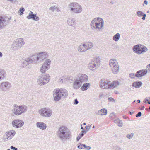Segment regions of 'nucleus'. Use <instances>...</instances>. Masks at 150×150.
I'll use <instances>...</instances> for the list:
<instances>
[{
    "label": "nucleus",
    "instance_id": "5",
    "mask_svg": "<svg viewBox=\"0 0 150 150\" xmlns=\"http://www.w3.org/2000/svg\"><path fill=\"white\" fill-rule=\"evenodd\" d=\"M50 79V76L49 74H41L39 76L38 79V84L40 86L45 85L48 83Z\"/></svg>",
    "mask_w": 150,
    "mask_h": 150
},
{
    "label": "nucleus",
    "instance_id": "22",
    "mask_svg": "<svg viewBox=\"0 0 150 150\" xmlns=\"http://www.w3.org/2000/svg\"><path fill=\"white\" fill-rule=\"evenodd\" d=\"M76 7L74 9V11L73 12V13L78 14L81 13L82 11V6L78 3H77Z\"/></svg>",
    "mask_w": 150,
    "mask_h": 150
},
{
    "label": "nucleus",
    "instance_id": "55",
    "mask_svg": "<svg viewBox=\"0 0 150 150\" xmlns=\"http://www.w3.org/2000/svg\"><path fill=\"white\" fill-rule=\"evenodd\" d=\"M26 59H25L23 62V64L25 65H28V64L27 62H26Z\"/></svg>",
    "mask_w": 150,
    "mask_h": 150
},
{
    "label": "nucleus",
    "instance_id": "25",
    "mask_svg": "<svg viewBox=\"0 0 150 150\" xmlns=\"http://www.w3.org/2000/svg\"><path fill=\"white\" fill-rule=\"evenodd\" d=\"M77 4V3L72 2L69 4L68 6V8L70 10L71 12L73 13L74 11V9L76 7V6Z\"/></svg>",
    "mask_w": 150,
    "mask_h": 150
},
{
    "label": "nucleus",
    "instance_id": "49",
    "mask_svg": "<svg viewBox=\"0 0 150 150\" xmlns=\"http://www.w3.org/2000/svg\"><path fill=\"white\" fill-rule=\"evenodd\" d=\"M87 132V130H85L84 129L83 130L81 131L82 133L81 134H83V136L84 135V134H86Z\"/></svg>",
    "mask_w": 150,
    "mask_h": 150
},
{
    "label": "nucleus",
    "instance_id": "28",
    "mask_svg": "<svg viewBox=\"0 0 150 150\" xmlns=\"http://www.w3.org/2000/svg\"><path fill=\"white\" fill-rule=\"evenodd\" d=\"M4 140L5 141H7L8 140L11 139L12 137L11 136V132L7 133L6 134L5 136Z\"/></svg>",
    "mask_w": 150,
    "mask_h": 150
},
{
    "label": "nucleus",
    "instance_id": "30",
    "mask_svg": "<svg viewBox=\"0 0 150 150\" xmlns=\"http://www.w3.org/2000/svg\"><path fill=\"white\" fill-rule=\"evenodd\" d=\"M142 85V83L141 82H135L133 83L132 86L136 88H139Z\"/></svg>",
    "mask_w": 150,
    "mask_h": 150
},
{
    "label": "nucleus",
    "instance_id": "59",
    "mask_svg": "<svg viewBox=\"0 0 150 150\" xmlns=\"http://www.w3.org/2000/svg\"><path fill=\"white\" fill-rule=\"evenodd\" d=\"M3 56L2 53L1 52H0V58L1 57Z\"/></svg>",
    "mask_w": 150,
    "mask_h": 150
},
{
    "label": "nucleus",
    "instance_id": "35",
    "mask_svg": "<svg viewBox=\"0 0 150 150\" xmlns=\"http://www.w3.org/2000/svg\"><path fill=\"white\" fill-rule=\"evenodd\" d=\"M25 11L24 8L23 7H21L18 11V13L20 15H21L23 13V12Z\"/></svg>",
    "mask_w": 150,
    "mask_h": 150
},
{
    "label": "nucleus",
    "instance_id": "48",
    "mask_svg": "<svg viewBox=\"0 0 150 150\" xmlns=\"http://www.w3.org/2000/svg\"><path fill=\"white\" fill-rule=\"evenodd\" d=\"M91 127V125L88 126H86L85 127V128H86V130L87 131L89 130Z\"/></svg>",
    "mask_w": 150,
    "mask_h": 150
},
{
    "label": "nucleus",
    "instance_id": "18",
    "mask_svg": "<svg viewBox=\"0 0 150 150\" xmlns=\"http://www.w3.org/2000/svg\"><path fill=\"white\" fill-rule=\"evenodd\" d=\"M147 72V69L142 70L138 71L136 73L135 76L137 77H140L145 75Z\"/></svg>",
    "mask_w": 150,
    "mask_h": 150
},
{
    "label": "nucleus",
    "instance_id": "63",
    "mask_svg": "<svg viewBox=\"0 0 150 150\" xmlns=\"http://www.w3.org/2000/svg\"><path fill=\"white\" fill-rule=\"evenodd\" d=\"M129 114L130 115H132V114H133V112H129Z\"/></svg>",
    "mask_w": 150,
    "mask_h": 150
},
{
    "label": "nucleus",
    "instance_id": "24",
    "mask_svg": "<svg viewBox=\"0 0 150 150\" xmlns=\"http://www.w3.org/2000/svg\"><path fill=\"white\" fill-rule=\"evenodd\" d=\"M67 23L70 26L74 27L76 25L75 21L74 19L72 18H68L67 20Z\"/></svg>",
    "mask_w": 150,
    "mask_h": 150
},
{
    "label": "nucleus",
    "instance_id": "54",
    "mask_svg": "<svg viewBox=\"0 0 150 150\" xmlns=\"http://www.w3.org/2000/svg\"><path fill=\"white\" fill-rule=\"evenodd\" d=\"M146 68L148 70H150V64L147 66Z\"/></svg>",
    "mask_w": 150,
    "mask_h": 150
},
{
    "label": "nucleus",
    "instance_id": "41",
    "mask_svg": "<svg viewBox=\"0 0 150 150\" xmlns=\"http://www.w3.org/2000/svg\"><path fill=\"white\" fill-rule=\"evenodd\" d=\"M83 146L84 147L85 149L86 150H90L91 148L90 146H87L85 144L83 145Z\"/></svg>",
    "mask_w": 150,
    "mask_h": 150
},
{
    "label": "nucleus",
    "instance_id": "58",
    "mask_svg": "<svg viewBox=\"0 0 150 150\" xmlns=\"http://www.w3.org/2000/svg\"><path fill=\"white\" fill-rule=\"evenodd\" d=\"M8 1H10L11 2H13V1H14V2H16V1L17 0H7Z\"/></svg>",
    "mask_w": 150,
    "mask_h": 150
},
{
    "label": "nucleus",
    "instance_id": "11",
    "mask_svg": "<svg viewBox=\"0 0 150 150\" xmlns=\"http://www.w3.org/2000/svg\"><path fill=\"white\" fill-rule=\"evenodd\" d=\"M51 62L50 60L49 59L45 61L40 69V71L42 73H45L50 69Z\"/></svg>",
    "mask_w": 150,
    "mask_h": 150
},
{
    "label": "nucleus",
    "instance_id": "17",
    "mask_svg": "<svg viewBox=\"0 0 150 150\" xmlns=\"http://www.w3.org/2000/svg\"><path fill=\"white\" fill-rule=\"evenodd\" d=\"M8 24V22H6L5 19L1 17L0 18V30L4 28Z\"/></svg>",
    "mask_w": 150,
    "mask_h": 150
},
{
    "label": "nucleus",
    "instance_id": "8",
    "mask_svg": "<svg viewBox=\"0 0 150 150\" xmlns=\"http://www.w3.org/2000/svg\"><path fill=\"white\" fill-rule=\"evenodd\" d=\"M109 63L112 72L114 74L118 73L119 71V66L117 60L114 59H111Z\"/></svg>",
    "mask_w": 150,
    "mask_h": 150
},
{
    "label": "nucleus",
    "instance_id": "20",
    "mask_svg": "<svg viewBox=\"0 0 150 150\" xmlns=\"http://www.w3.org/2000/svg\"><path fill=\"white\" fill-rule=\"evenodd\" d=\"M78 51L79 52H85L88 50L86 44H83L82 45H80L77 48Z\"/></svg>",
    "mask_w": 150,
    "mask_h": 150
},
{
    "label": "nucleus",
    "instance_id": "9",
    "mask_svg": "<svg viewBox=\"0 0 150 150\" xmlns=\"http://www.w3.org/2000/svg\"><path fill=\"white\" fill-rule=\"evenodd\" d=\"M38 112L42 116L44 117H50L52 114V110L46 108L40 109L38 111Z\"/></svg>",
    "mask_w": 150,
    "mask_h": 150
},
{
    "label": "nucleus",
    "instance_id": "56",
    "mask_svg": "<svg viewBox=\"0 0 150 150\" xmlns=\"http://www.w3.org/2000/svg\"><path fill=\"white\" fill-rule=\"evenodd\" d=\"M148 101H149L148 99L147 98H146L145 99V100L144 101V102L145 103H146V102H148Z\"/></svg>",
    "mask_w": 150,
    "mask_h": 150
},
{
    "label": "nucleus",
    "instance_id": "21",
    "mask_svg": "<svg viewBox=\"0 0 150 150\" xmlns=\"http://www.w3.org/2000/svg\"><path fill=\"white\" fill-rule=\"evenodd\" d=\"M36 125L38 127L42 130L45 129L47 127L46 124L41 122H37L36 123Z\"/></svg>",
    "mask_w": 150,
    "mask_h": 150
},
{
    "label": "nucleus",
    "instance_id": "33",
    "mask_svg": "<svg viewBox=\"0 0 150 150\" xmlns=\"http://www.w3.org/2000/svg\"><path fill=\"white\" fill-rule=\"evenodd\" d=\"M17 42H16V41L14 42L11 45V48L14 50L18 48V44H17Z\"/></svg>",
    "mask_w": 150,
    "mask_h": 150
},
{
    "label": "nucleus",
    "instance_id": "61",
    "mask_svg": "<svg viewBox=\"0 0 150 150\" xmlns=\"http://www.w3.org/2000/svg\"><path fill=\"white\" fill-rule=\"evenodd\" d=\"M144 106H142V108L141 109L142 110H144Z\"/></svg>",
    "mask_w": 150,
    "mask_h": 150
},
{
    "label": "nucleus",
    "instance_id": "44",
    "mask_svg": "<svg viewBox=\"0 0 150 150\" xmlns=\"http://www.w3.org/2000/svg\"><path fill=\"white\" fill-rule=\"evenodd\" d=\"M109 101L111 102H115V100L112 97H110L108 98Z\"/></svg>",
    "mask_w": 150,
    "mask_h": 150
},
{
    "label": "nucleus",
    "instance_id": "2",
    "mask_svg": "<svg viewBox=\"0 0 150 150\" xmlns=\"http://www.w3.org/2000/svg\"><path fill=\"white\" fill-rule=\"evenodd\" d=\"M110 81L107 79H103L99 82L100 87L103 89H113L117 87L119 85V82L118 81H115L110 84Z\"/></svg>",
    "mask_w": 150,
    "mask_h": 150
},
{
    "label": "nucleus",
    "instance_id": "47",
    "mask_svg": "<svg viewBox=\"0 0 150 150\" xmlns=\"http://www.w3.org/2000/svg\"><path fill=\"white\" fill-rule=\"evenodd\" d=\"M142 16H143V17H142V19L143 20H144L145 19V18H146V14H145L144 13V14H143V15H142Z\"/></svg>",
    "mask_w": 150,
    "mask_h": 150
},
{
    "label": "nucleus",
    "instance_id": "46",
    "mask_svg": "<svg viewBox=\"0 0 150 150\" xmlns=\"http://www.w3.org/2000/svg\"><path fill=\"white\" fill-rule=\"evenodd\" d=\"M79 103V102L78 101L77 99H76L74 100V104L75 105L78 104Z\"/></svg>",
    "mask_w": 150,
    "mask_h": 150
},
{
    "label": "nucleus",
    "instance_id": "36",
    "mask_svg": "<svg viewBox=\"0 0 150 150\" xmlns=\"http://www.w3.org/2000/svg\"><path fill=\"white\" fill-rule=\"evenodd\" d=\"M144 13L142 11H139L137 12V16L139 17H141L142 16Z\"/></svg>",
    "mask_w": 150,
    "mask_h": 150
},
{
    "label": "nucleus",
    "instance_id": "62",
    "mask_svg": "<svg viewBox=\"0 0 150 150\" xmlns=\"http://www.w3.org/2000/svg\"><path fill=\"white\" fill-rule=\"evenodd\" d=\"M81 129H82V130L84 129L83 128V127L82 126V125H81Z\"/></svg>",
    "mask_w": 150,
    "mask_h": 150
},
{
    "label": "nucleus",
    "instance_id": "15",
    "mask_svg": "<svg viewBox=\"0 0 150 150\" xmlns=\"http://www.w3.org/2000/svg\"><path fill=\"white\" fill-rule=\"evenodd\" d=\"M12 124L13 127L18 128L23 126L24 122L22 120H16L12 121Z\"/></svg>",
    "mask_w": 150,
    "mask_h": 150
},
{
    "label": "nucleus",
    "instance_id": "27",
    "mask_svg": "<svg viewBox=\"0 0 150 150\" xmlns=\"http://www.w3.org/2000/svg\"><path fill=\"white\" fill-rule=\"evenodd\" d=\"M90 86V83H84L81 87V89L83 91H85L88 89Z\"/></svg>",
    "mask_w": 150,
    "mask_h": 150
},
{
    "label": "nucleus",
    "instance_id": "51",
    "mask_svg": "<svg viewBox=\"0 0 150 150\" xmlns=\"http://www.w3.org/2000/svg\"><path fill=\"white\" fill-rule=\"evenodd\" d=\"M115 150H122V149L121 148L117 146L115 148Z\"/></svg>",
    "mask_w": 150,
    "mask_h": 150
},
{
    "label": "nucleus",
    "instance_id": "64",
    "mask_svg": "<svg viewBox=\"0 0 150 150\" xmlns=\"http://www.w3.org/2000/svg\"><path fill=\"white\" fill-rule=\"evenodd\" d=\"M137 101L138 102V103H140V100H137Z\"/></svg>",
    "mask_w": 150,
    "mask_h": 150
},
{
    "label": "nucleus",
    "instance_id": "1",
    "mask_svg": "<svg viewBox=\"0 0 150 150\" xmlns=\"http://www.w3.org/2000/svg\"><path fill=\"white\" fill-rule=\"evenodd\" d=\"M57 136L62 141L68 140L71 138V133L69 129L65 126H62L57 132Z\"/></svg>",
    "mask_w": 150,
    "mask_h": 150
},
{
    "label": "nucleus",
    "instance_id": "32",
    "mask_svg": "<svg viewBox=\"0 0 150 150\" xmlns=\"http://www.w3.org/2000/svg\"><path fill=\"white\" fill-rule=\"evenodd\" d=\"M86 45L88 50L92 48L94 46V44L91 42H88Z\"/></svg>",
    "mask_w": 150,
    "mask_h": 150
},
{
    "label": "nucleus",
    "instance_id": "39",
    "mask_svg": "<svg viewBox=\"0 0 150 150\" xmlns=\"http://www.w3.org/2000/svg\"><path fill=\"white\" fill-rule=\"evenodd\" d=\"M103 110H102V113L103 114V115H106L107 113V110L105 108L102 109Z\"/></svg>",
    "mask_w": 150,
    "mask_h": 150
},
{
    "label": "nucleus",
    "instance_id": "7",
    "mask_svg": "<svg viewBox=\"0 0 150 150\" xmlns=\"http://www.w3.org/2000/svg\"><path fill=\"white\" fill-rule=\"evenodd\" d=\"M100 59L99 57H96L94 58L88 64L89 69L92 70L97 69L100 65Z\"/></svg>",
    "mask_w": 150,
    "mask_h": 150
},
{
    "label": "nucleus",
    "instance_id": "19",
    "mask_svg": "<svg viewBox=\"0 0 150 150\" xmlns=\"http://www.w3.org/2000/svg\"><path fill=\"white\" fill-rule=\"evenodd\" d=\"M27 18L29 19H33L34 21H38L39 20V18L37 16L36 14H34L33 12L30 11L29 14L27 16Z\"/></svg>",
    "mask_w": 150,
    "mask_h": 150
},
{
    "label": "nucleus",
    "instance_id": "4",
    "mask_svg": "<svg viewBox=\"0 0 150 150\" xmlns=\"http://www.w3.org/2000/svg\"><path fill=\"white\" fill-rule=\"evenodd\" d=\"M104 21L100 18H94L91 22V26L92 29H100L103 26Z\"/></svg>",
    "mask_w": 150,
    "mask_h": 150
},
{
    "label": "nucleus",
    "instance_id": "53",
    "mask_svg": "<svg viewBox=\"0 0 150 150\" xmlns=\"http://www.w3.org/2000/svg\"><path fill=\"white\" fill-rule=\"evenodd\" d=\"M83 144H81L79 145L77 147L80 149H84V148H83L82 147V146H83Z\"/></svg>",
    "mask_w": 150,
    "mask_h": 150
},
{
    "label": "nucleus",
    "instance_id": "52",
    "mask_svg": "<svg viewBox=\"0 0 150 150\" xmlns=\"http://www.w3.org/2000/svg\"><path fill=\"white\" fill-rule=\"evenodd\" d=\"M10 148L13 150H18V149L17 148H16L13 146H11L10 147Z\"/></svg>",
    "mask_w": 150,
    "mask_h": 150
},
{
    "label": "nucleus",
    "instance_id": "29",
    "mask_svg": "<svg viewBox=\"0 0 150 150\" xmlns=\"http://www.w3.org/2000/svg\"><path fill=\"white\" fill-rule=\"evenodd\" d=\"M5 72L3 70L0 69V80L3 79L5 77Z\"/></svg>",
    "mask_w": 150,
    "mask_h": 150
},
{
    "label": "nucleus",
    "instance_id": "34",
    "mask_svg": "<svg viewBox=\"0 0 150 150\" xmlns=\"http://www.w3.org/2000/svg\"><path fill=\"white\" fill-rule=\"evenodd\" d=\"M25 59H26L27 61L26 62H27L28 64L29 65L31 64L33 62L32 59L31 58H26Z\"/></svg>",
    "mask_w": 150,
    "mask_h": 150
},
{
    "label": "nucleus",
    "instance_id": "6",
    "mask_svg": "<svg viewBox=\"0 0 150 150\" xmlns=\"http://www.w3.org/2000/svg\"><path fill=\"white\" fill-rule=\"evenodd\" d=\"M14 108L12 110L13 112L16 115H19L25 112L27 110V107L25 105L18 106L15 104L13 105Z\"/></svg>",
    "mask_w": 150,
    "mask_h": 150
},
{
    "label": "nucleus",
    "instance_id": "42",
    "mask_svg": "<svg viewBox=\"0 0 150 150\" xmlns=\"http://www.w3.org/2000/svg\"><path fill=\"white\" fill-rule=\"evenodd\" d=\"M129 77L131 79L134 78V77L135 76V75L134 73H131L129 74Z\"/></svg>",
    "mask_w": 150,
    "mask_h": 150
},
{
    "label": "nucleus",
    "instance_id": "43",
    "mask_svg": "<svg viewBox=\"0 0 150 150\" xmlns=\"http://www.w3.org/2000/svg\"><path fill=\"white\" fill-rule=\"evenodd\" d=\"M118 126L119 127H121L122 126V121L118 120Z\"/></svg>",
    "mask_w": 150,
    "mask_h": 150
},
{
    "label": "nucleus",
    "instance_id": "26",
    "mask_svg": "<svg viewBox=\"0 0 150 150\" xmlns=\"http://www.w3.org/2000/svg\"><path fill=\"white\" fill-rule=\"evenodd\" d=\"M49 10L52 12H54L55 10L57 12H59L60 11V10L59 8L57 6H54L50 7L49 8Z\"/></svg>",
    "mask_w": 150,
    "mask_h": 150
},
{
    "label": "nucleus",
    "instance_id": "16",
    "mask_svg": "<svg viewBox=\"0 0 150 150\" xmlns=\"http://www.w3.org/2000/svg\"><path fill=\"white\" fill-rule=\"evenodd\" d=\"M76 77L82 83L83 82H86L88 80V76L84 74H79Z\"/></svg>",
    "mask_w": 150,
    "mask_h": 150
},
{
    "label": "nucleus",
    "instance_id": "38",
    "mask_svg": "<svg viewBox=\"0 0 150 150\" xmlns=\"http://www.w3.org/2000/svg\"><path fill=\"white\" fill-rule=\"evenodd\" d=\"M134 134L133 133H131L130 134H127L126 135L127 137L129 139H131L134 136Z\"/></svg>",
    "mask_w": 150,
    "mask_h": 150
},
{
    "label": "nucleus",
    "instance_id": "57",
    "mask_svg": "<svg viewBox=\"0 0 150 150\" xmlns=\"http://www.w3.org/2000/svg\"><path fill=\"white\" fill-rule=\"evenodd\" d=\"M144 3L146 4V5H147V4H148V1L146 0H144Z\"/></svg>",
    "mask_w": 150,
    "mask_h": 150
},
{
    "label": "nucleus",
    "instance_id": "45",
    "mask_svg": "<svg viewBox=\"0 0 150 150\" xmlns=\"http://www.w3.org/2000/svg\"><path fill=\"white\" fill-rule=\"evenodd\" d=\"M142 115V113L141 112H139L136 115V117H140Z\"/></svg>",
    "mask_w": 150,
    "mask_h": 150
},
{
    "label": "nucleus",
    "instance_id": "3",
    "mask_svg": "<svg viewBox=\"0 0 150 150\" xmlns=\"http://www.w3.org/2000/svg\"><path fill=\"white\" fill-rule=\"evenodd\" d=\"M68 92L65 89H56L53 91V95L54 100L57 102L60 100L62 98H66L68 95Z\"/></svg>",
    "mask_w": 150,
    "mask_h": 150
},
{
    "label": "nucleus",
    "instance_id": "60",
    "mask_svg": "<svg viewBox=\"0 0 150 150\" xmlns=\"http://www.w3.org/2000/svg\"><path fill=\"white\" fill-rule=\"evenodd\" d=\"M62 79H59V82H61V83H62L63 82V81H62Z\"/></svg>",
    "mask_w": 150,
    "mask_h": 150
},
{
    "label": "nucleus",
    "instance_id": "40",
    "mask_svg": "<svg viewBox=\"0 0 150 150\" xmlns=\"http://www.w3.org/2000/svg\"><path fill=\"white\" fill-rule=\"evenodd\" d=\"M83 136V134H79V136L77 137V141H79Z\"/></svg>",
    "mask_w": 150,
    "mask_h": 150
},
{
    "label": "nucleus",
    "instance_id": "23",
    "mask_svg": "<svg viewBox=\"0 0 150 150\" xmlns=\"http://www.w3.org/2000/svg\"><path fill=\"white\" fill-rule=\"evenodd\" d=\"M17 42L18 48H20L22 47L24 44V42L23 39L22 38H19L16 40Z\"/></svg>",
    "mask_w": 150,
    "mask_h": 150
},
{
    "label": "nucleus",
    "instance_id": "14",
    "mask_svg": "<svg viewBox=\"0 0 150 150\" xmlns=\"http://www.w3.org/2000/svg\"><path fill=\"white\" fill-rule=\"evenodd\" d=\"M82 83L76 77L74 79L72 84V87L75 89H78L81 86Z\"/></svg>",
    "mask_w": 150,
    "mask_h": 150
},
{
    "label": "nucleus",
    "instance_id": "13",
    "mask_svg": "<svg viewBox=\"0 0 150 150\" xmlns=\"http://www.w3.org/2000/svg\"><path fill=\"white\" fill-rule=\"evenodd\" d=\"M11 86V84L8 82H3L0 85V89L4 91H6L9 90Z\"/></svg>",
    "mask_w": 150,
    "mask_h": 150
},
{
    "label": "nucleus",
    "instance_id": "10",
    "mask_svg": "<svg viewBox=\"0 0 150 150\" xmlns=\"http://www.w3.org/2000/svg\"><path fill=\"white\" fill-rule=\"evenodd\" d=\"M133 50L136 53L141 54L146 52L148 49L145 46L138 44L134 46L133 48Z\"/></svg>",
    "mask_w": 150,
    "mask_h": 150
},
{
    "label": "nucleus",
    "instance_id": "50",
    "mask_svg": "<svg viewBox=\"0 0 150 150\" xmlns=\"http://www.w3.org/2000/svg\"><path fill=\"white\" fill-rule=\"evenodd\" d=\"M11 132V135H12V137H13L15 134V131L12 130V132Z\"/></svg>",
    "mask_w": 150,
    "mask_h": 150
},
{
    "label": "nucleus",
    "instance_id": "12",
    "mask_svg": "<svg viewBox=\"0 0 150 150\" xmlns=\"http://www.w3.org/2000/svg\"><path fill=\"white\" fill-rule=\"evenodd\" d=\"M48 55L47 53L45 52H41L37 56L33 55L32 56L31 58H33L35 60L37 61L39 60H42L47 58Z\"/></svg>",
    "mask_w": 150,
    "mask_h": 150
},
{
    "label": "nucleus",
    "instance_id": "37",
    "mask_svg": "<svg viewBox=\"0 0 150 150\" xmlns=\"http://www.w3.org/2000/svg\"><path fill=\"white\" fill-rule=\"evenodd\" d=\"M102 110H103L102 109H101L100 110L96 111L95 113L97 115H102L103 114L102 113Z\"/></svg>",
    "mask_w": 150,
    "mask_h": 150
},
{
    "label": "nucleus",
    "instance_id": "31",
    "mask_svg": "<svg viewBox=\"0 0 150 150\" xmlns=\"http://www.w3.org/2000/svg\"><path fill=\"white\" fill-rule=\"evenodd\" d=\"M120 35L119 33H117L113 37V40L116 42L118 41L120 39Z\"/></svg>",
    "mask_w": 150,
    "mask_h": 150
}]
</instances>
